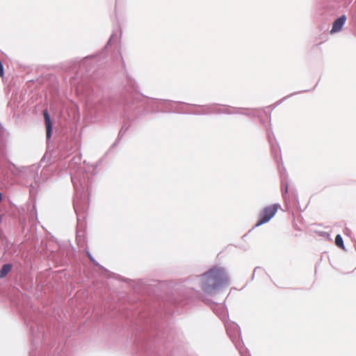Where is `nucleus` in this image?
I'll use <instances>...</instances> for the list:
<instances>
[{
  "mask_svg": "<svg viewBox=\"0 0 356 356\" xmlns=\"http://www.w3.org/2000/svg\"><path fill=\"white\" fill-rule=\"evenodd\" d=\"M229 277L223 268L213 266L201 275L203 291L213 296L220 288L229 284Z\"/></svg>",
  "mask_w": 356,
  "mask_h": 356,
  "instance_id": "f257e3e1",
  "label": "nucleus"
},
{
  "mask_svg": "<svg viewBox=\"0 0 356 356\" xmlns=\"http://www.w3.org/2000/svg\"><path fill=\"white\" fill-rule=\"evenodd\" d=\"M201 108L202 109V112H196L194 113L196 115H208V114H227V115H232V114H245V113L239 112L240 108H235V107H231L228 106H218L216 104H210V105H205V106H201Z\"/></svg>",
  "mask_w": 356,
  "mask_h": 356,
  "instance_id": "f03ea898",
  "label": "nucleus"
},
{
  "mask_svg": "<svg viewBox=\"0 0 356 356\" xmlns=\"http://www.w3.org/2000/svg\"><path fill=\"white\" fill-rule=\"evenodd\" d=\"M280 207V204L279 203L266 207L259 213V220L255 226L259 227L264 223L268 222L275 216L278 208Z\"/></svg>",
  "mask_w": 356,
  "mask_h": 356,
  "instance_id": "7ed1b4c3",
  "label": "nucleus"
},
{
  "mask_svg": "<svg viewBox=\"0 0 356 356\" xmlns=\"http://www.w3.org/2000/svg\"><path fill=\"white\" fill-rule=\"evenodd\" d=\"M225 327L227 333L235 344L238 340H240V339L238 338L241 337V327L234 322H227L225 323Z\"/></svg>",
  "mask_w": 356,
  "mask_h": 356,
  "instance_id": "20e7f679",
  "label": "nucleus"
},
{
  "mask_svg": "<svg viewBox=\"0 0 356 356\" xmlns=\"http://www.w3.org/2000/svg\"><path fill=\"white\" fill-rule=\"evenodd\" d=\"M347 17L346 15H342L337 18L333 23L331 33H336L340 31L346 22Z\"/></svg>",
  "mask_w": 356,
  "mask_h": 356,
  "instance_id": "39448f33",
  "label": "nucleus"
},
{
  "mask_svg": "<svg viewBox=\"0 0 356 356\" xmlns=\"http://www.w3.org/2000/svg\"><path fill=\"white\" fill-rule=\"evenodd\" d=\"M213 309L221 319L225 318L227 316V309L222 305L216 304L213 306Z\"/></svg>",
  "mask_w": 356,
  "mask_h": 356,
  "instance_id": "423d86ee",
  "label": "nucleus"
},
{
  "mask_svg": "<svg viewBox=\"0 0 356 356\" xmlns=\"http://www.w3.org/2000/svg\"><path fill=\"white\" fill-rule=\"evenodd\" d=\"M43 115L44 118V122L46 125V131H47V138H49L51 137V129H52V123L49 115V113L47 110L43 111Z\"/></svg>",
  "mask_w": 356,
  "mask_h": 356,
  "instance_id": "0eeeda50",
  "label": "nucleus"
},
{
  "mask_svg": "<svg viewBox=\"0 0 356 356\" xmlns=\"http://www.w3.org/2000/svg\"><path fill=\"white\" fill-rule=\"evenodd\" d=\"M267 136H268L269 143L271 147L272 153L274 154V156L275 157H277L279 153L280 152V148L278 146L277 147L275 145V144L273 143L271 135L269 132H268Z\"/></svg>",
  "mask_w": 356,
  "mask_h": 356,
  "instance_id": "6e6552de",
  "label": "nucleus"
},
{
  "mask_svg": "<svg viewBox=\"0 0 356 356\" xmlns=\"http://www.w3.org/2000/svg\"><path fill=\"white\" fill-rule=\"evenodd\" d=\"M236 348L238 350L241 356H250L249 351L243 346V341L238 340L235 343Z\"/></svg>",
  "mask_w": 356,
  "mask_h": 356,
  "instance_id": "1a4fd4ad",
  "label": "nucleus"
},
{
  "mask_svg": "<svg viewBox=\"0 0 356 356\" xmlns=\"http://www.w3.org/2000/svg\"><path fill=\"white\" fill-rule=\"evenodd\" d=\"M12 268L11 265L5 264L3 266L1 269L0 270V277L3 278L7 275V274L10 271Z\"/></svg>",
  "mask_w": 356,
  "mask_h": 356,
  "instance_id": "9d476101",
  "label": "nucleus"
},
{
  "mask_svg": "<svg viewBox=\"0 0 356 356\" xmlns=\"http://www.w3.org/2000/svg\"><path fill=\"white\" fill-rule=\"evenodd\" d=\"M130 125L129 124H124L122 125L120 132H119V135H118V138H121L122 137V136L127 132V131L129 129ZM119 138H118L115 141V143L114 144H113V146L116 145V143H118V140Z\"/></svg>",
  "mask_w": 356,
  "mask_h": 356,
  "instance_id": "9b49d317",
  "label": "nucleus"
},
{
  "mask_svg": "<svg viewBox=\"0 0 356 356\" xmlns=\"http://www.w3.org/2000/svg\"><path fill=\"white\" fill-rule=\"evenodd\" d=\"M335 244L343 250H345V245L343 243V240L342 236L340 234H337L335 237Z\"/></svg>",
  "mask_w": 356,
  "mask_h": 356,
  "instance_id": "f8f14e48",
  "label": "nucleus"
},
{
  "mask_svg": "<svg viewBox=\"0 0 356 356\" xmlns=\"http://www.w3.org/2000/svg\"><path fill=\"white\" fill-rule=\"evenodd\" d=\"M76 241H77V244H78V245L79 247L84 248V246H85V240H84V237L83 236L78 235L76 236Z\"/></svg>",
  "mask_w": 356,
  "mask_h": 356,
  "instance_id": "ddd939ff",
  "label": "nucleus"
},
{
  "mask_svg": "<svg viewBox=\"0 0 356 356\" xmlns=\"http://www.w3.org/2000/svg\"><path fill=\"white\" fill-rule=\"evenodd\" d=\"M282 184L284 186V195H286L288 193V183L286 182L285 184L284 181L282 182Z\"/></svg>",
  "mask_w": 356,
  "mask_h": 356,
  "instance_id": "4468645a",
  "label": "nucleus"
},
{
  "mask_svg": "<svg viewBox=\"0 0 356 356\" xmlns=\"http://www.w3.org/2000/svg\"><path fill=\"white\" fill-rule=\"evenodd\" d=\"M3 65L1 63V62L0 61V76L1 77H3Z\"/></svg>",
  "mask_w": 356,
  "mask_h": 356,
  "instance_id": "2eb2a0df",
  "label": "nucleus"
},
{
  "mask_svg": "<svg viewBox=\"0 0 356 356\" xmlns=\"http://www.w3.org/2000/svg\"><path fill=\"white\" fill-rule=\"evenodd\" d=\"M203 301H204L205 302H207L209 305H212L213 304L212 301H211V300H208L207 298L203 299Z\"/></svg>",
  "mask_w": 356,
  "mask_h": 356,
  "instance_id": "dca6fc26",
  "label": "nucleus"
},
{
  "mask_svg": "<svg viewBox=\"0 0 356 356\" xmlns=\"http://www.w3.org/2000/svg\"><path fill=\"white\" fill-rule=\"evenodd\" d=\"M112 276H113V279H118V277H119V275L115 274L114 273H113Z\"/></svg>",
  "mask_w": 356,
  "mask_h": 356,
  "instance_id": "f3484780",
  "label": "nucleus"
},
{
  "mask_svg": "<svg viewBox=\"0 0 356 356\" xmlns=\"http://www.w3.org/2000/svg\"><path fill=\"white\" fill-rule=\"evenodd\" d=\"M86 253H87V254H88V257L90 258V259L91 261H93V259H92V257H91L90 254L88 251H86Z\"/></svg>",
  "mask_w": 356,
  "mask_h": 356,
  "instance_id": "a211bd4d",
  "label": "nucleus"
},
{
  "mask_svg": "<svg viewBox=\"0 0 356 356\" xmlns=\"http://www.w3.org/2000/svg\"><path fill=\"white\" fill-rule=\"evenodd\" d=\"M348 232H349V229H347V228H346V229H345V230H344V232H343V233H344V234H346V233H348Z\"/></svg>",
  "mask_w": 356,
  "mask_h": 356,
  "instance_id": "6ab92c4d",
  "label": "nucleus"
},
{
  "mask_svg": "<svg viewBox=\"0 0 356 356\" xmlns=\"http://www.w3.org/2000/svg\"><path fill=\"white\" fill-rule=\"evenodd\" d=\"M2 200V194L0 193V202Z\"/></svg>",
  "mask_w": 356,
  "mask_h": 356,
  "instance_id": "aec40b11",
  "label": "nucleus"
}]
</instances>
